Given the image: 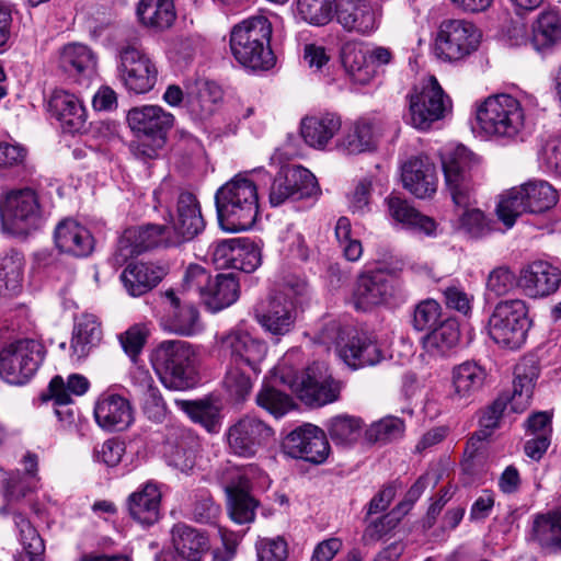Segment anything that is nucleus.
<instances>
[{"instance_id":"nucleus-1","label":"nucleus","mask_w":561,"mask_h":561,"mask_svg":"<svg viewBox=\"0 0 561 561\" xmlns=\"http://www.w3.org/2000/svg\"><path fill=\"white\" fill-rule=\"evenodd\" d=\"M476 156L465 146L446 150L442 156V167L445 187L454 205L461 213L459 229L469 238L480 239L493 231L492 220L478 208H471L476 203V186L472 170L477 164Z\"/></svg>"},{"instance_id":"nucleus-2","label":"nucleus","mask_w":561,"mask_h":561,"mask_svg":"<svg viewBox=\"0 0 561 561\" xmlns=\"http://www.w3.org/2000/svg\"><path fill=\"white\" fill-rule=\"evenodd\" d=\"M215 205L221 229L249 230L260 213L257 186L248 173H238L216 191Z\"/></svg>"},{"instance_id":"nucleus-3","label":"nucleus","mask_w":561,"mask_h":561,"mask_svg":"<svg viewBox=\"0 0 561 561\" xmlns=\"http://www.w3.org/2000/svg\"><path fill=\"white\" fill-rule=\"evenodd\" d=\"M273 26L267 16L252 15L230 30V50L234 59L252 70H268L276 62L271 48Z\"/></svg>"},{"instance_id":"nucleus-4","label":"nucleus","mask_w":561,"mask_h":561,"mask_svg":"<svg viewBox=\"0 0 561 561\" xmlns=\"http://www.w3.org/2000/svg\"><path fill=\"white\" fill-rule=\"evenodd\" d=\"M476 118L480 129L499 140L523 139L525 112L520 102L510 94H495L477 106Z\"/></svg>"},{"instance_id":"nucleus-5","label":"nucleus","mask_w":561,"mask_h":561,"mask_svg":"<svg viewBox=\"0 0 561 561\" xmlns=\"http://www.w3.org/2000/svg\"><path fill=\"white\" fill-rule=\"evenodd\" d=\"M557 202L558 193L551 184L543 180H530L507 191L497 204L496 214L506 228H512L522 214L545 213Z\"/></svg>"},{"instance_id":"nucleus-6","label":"nucleus","mask_w":561,"mask_h":561,"mask_svg":"<svg viewBox=\"0 0 561 561\" xmlns=\"http://www.w3.org/2000/svg\"><path fill=\"white\" fill-rule=\"evenodd\" d=\"M154 369L165 387L183 390L194 383L195 352L184 341H163L152 354Z\"/></svg>"},{"instance_id":"nucleus-7","label":"nucleus","mask_w":561,"mask_h":561,"mask_svg":"<svg viewBox=\"0 0 561 561\" xmlns=\"http://www.w3.org/2000/svg\"><path fill=\"white\" fill-rule=\"evenodd\" d=\"M530 325L526 302L506 299L497 302L490 314L488 333L496 344L514 350L525 343Z\"/></svg>"},{"instance_id":"nucleus-8","label":"nucleus","mask_w":561,"mask_h":561,"mask_svg":"<svg viewBox=\"0 0 561 561\" xmlns=\"http://www.w3.org/2000/svg\"><path fill=\"white\" fill-rule=\"evenodd\" d=\"M481 32L465 19L443 20L434 41V55L444 62H459L474 53L480 45Z\"/></svg>"},{"instance_id":"nucleus-9","label":"nucleus","mask_w":561,"mask_h":561,"mask_svg":"<svg viewBox=\"0 0 561 561\" xmlns=\"http://www.w3.org/2000/svg\"><path fill=\"white\" fill-rule=\"evenodd\" d=\"M44 345L33 339L16 340L0 351V378L10 385L28 382L45 358Z\"/></svg>"},{"instance_id":"nucleus-10","label":"nucleus","mask_w":561,"mask_h":561,"mask_svg":"<svg viewBox=\"0 0 561 561\" xmlns=\"http://www.w3.org/2000/svg\"><path fill=\"white\" fill-rule=\"evenodd\" d=\"M306 288L307 284L302 280L295 284L288 282L282 291L267 296L254 306L255 320L265 331L274 335H285L296 320V306L291 295H302Z\"/></svg>"},{"instance_id":"nucleus-11","label":"nucleus","mask_w":561,"mask_h":561,"mask_svg":"<svg viewBox=\"0 0 561 561\" xmlns=\"http://www.w3.org/2000/svg\"><path fill=\"white\" fill-rule=\"evenodd\" d=\"M451 101L434 76L421 80L409 94L408 122L416 129L427 130L450 111Z\"/></svg>"},{"instance_id":"nucleus-12","label":"nucleus","mask_w":561,"mask_h":561,"mask_svg":"<svg viewBox=\"0 0 561 561\" xmlns=\"http://www.w3.org/2000/svg\"><path fill=\"white\" fill-rule=\"evenodd\" d=\"M117 59V77L126 90L135 94H146L154 88L158 67L144 49L130 43L121 45Z\"/></svg>"},{"instance_id":"nucleus-13","label":"nucleus","mask_w":561,"mask_h":561,"mask_svg":"<svg viewBox=\"0 0 561 561\" xmlns=\"http://www.w3.org/2000/svg\"><path fill=\"white\" fill-rule=\"evenodd\" d=\"M282 379L302 402L310 407L332 403L340 396V385L333 379L324 363H312L300 376L288 374Z\"/></svg>"},{"instance_id":"nucleus-14","label":"nucleus","mask_w":561,"mask_h":561,"mask_svg":"<svg viewBox=\"0 0 561 561\" xmlns=\"http://www.w3.org/2000/svg\"><path fill=\"white\" fill-rule=\"evenodd\" d=\"M41 214L38 195L30 187L9 192L0 203L2 227L12 234H24L37 227Z\"/></svg>"},{"instance_id":"nucleus-15","label":"nucleus","mask_w":561,"mask_h":561,"mask_svg":"<svg viewBox=\"0 0 561 561\" xmlns=\"http://www.w3.org/2000/svg\"><path fill=\"white\" fill-rule=\"evenodd\" d=\"M259 469L250 465L244 468H229L222 476L221 483L228 499V511L237 524L254 520L257 502L250 495V479Z\"/></svg>"},{"instance_id":"nucleus-16","label":"nucleus","mask_w":561,"mask_h":561,"mask_svg":"<svg viewBox=\"0 0 561 561\" xmlns=\"http://www.w3.org/2000/svg\"><path fill=\"white\" fill-rule=\"evenodd\" d=\"M273 434L272 427L263 420L247 414L228 427L225 437L230 454L252 458L267 444Z\"/></svg>"},{"instance_id":"nucleus-17","label":"nucleus","mask_w":561,"mask_h":561,"mask_svg":"<svg viewBox=\"0 0 561 561\" xmlns=\"http://www.w3.org/2000/svg\"><path fill=\"white\" fill-rule=\"evenodd\" d=\"M219 345L229 357V364L247 367L254 376L261 373V364L266 357V343L247 331L236 329L219 337Z\"/></svg>"},{"instance_id":"nucleus-18","label":"nucleus","mask_w":561,"mask_h":561,"mask_svg":"<svg viewBox=\"0 0 561 561\" xmlns=\"http://www.w3.org/2000/svg\"><path fill=\"white\" fill-rule=\"evenodd\" d=\"M320 194V187L316 176L306 168L293 165L282 169L270 191V203L276 207L287 199H304Z\"/></svg>"},{"instance_id":"nucleus-19","label":"nucleus","mask_w":561,"mask_h":561,"mask_svg":"<svg viewBox=\"0 0 561 561\" xmlns=\"http://www.w3.org/2000/svg\"><path fill=\"white\" fill-rule=\"evenodd\" d=\"M283 450L291 458L320 465L327 460L330 445L321 428L312 424H305L285 437Z\"/></svg>"},{"instance_id":"nucleus-20","label":"nucleus","mask_w":561,"mask_h":561,"mask_svg":"<svg viewBox=\"0 0 561 561\" xmlns=\"http://www.w3.org/2000/svg\"><path fill=\"white\" fill-rule=\"evenodd\" d=\"M172 234L167 245L179 247L192 241L205 228L201 205L197 197L190 192H181L176 199L175 215L171 217Z\"/></svg>"},{"instance_id":"nucleus-21","label":"nucleus","mask_w":561,"mask_h":561,"mask_svg":"<svg viewBox=\"0 0 561 561\" xmlns=\"http://www.w3.org/2000/svg\"><path fill=\"white\" fill-rule=\"evenodd\" d=\"M393 293V278L389 274L383 271H370L357 277L352 301L357 310L367 311L388 302Z\"/></svg>"},{"instance_id":"nucleus-22","label":"nucleus","mask_w":561,"mask_h":561,"mask_svg":"<svg viewBox=\"0 0 561 561\" xmlns=\"http://www.w3.org/2000/svg\"><path fill=\"white\" fill-rule=\"evenodd\" d=\"M561 284L560 270L547 261H534L519 271L517 287L529 298L554 294Z\"/></svg>"},{"instance_id":"nucleus-23","label":"nucleus","mask_w":561,"mask_h":561,"mask_svg":"<svg viewBox=\"0 0 561 561\" xmlns=\"http://www.w3.org/2000/svg\"><path fill=\"white\" fill-rule=\"evenodd\" d=\"M164 304V314L161 325L171 333L191 336L201 330L199 313L192 304H182L173 289L161 293Z\"/></svg>"},{"instance_id":"nucleus-24","label":"nucleus","mask_w":561,"mask_h":561,"mask_svg":"<svg viewBox=\"0 0 561 561\" xmlns=\"http://www.w3.org/2000/svg\"><path fill=\"white\" fill-rule=\"evenodd\" d=\"M488 377L486 369L476 360H466L451 370L449 399L457 405L469 404L483 389Z\"/></svg>"},{"instance_id":"nucleus-25","label":"nucleus","mask_w":561,"mask_h":561,"mask_svg":"<svg viewBox=\"0 0 561 561\" xmlns=\"http://www.w3.org/2000/svg\"><path fill=\"white\" fill-rule=\"evenodd\" d=\"M334 18L348 33L369 35L378 26L376 11L368 0H336Z\"/></svg>"},{"instance_id":"nucleus-26","label":"nucleus","mask_w":561,"mask_h":561,"mask_svg":"<svg viewBox=\"0 0 561 561\" xmlns=\"http://www.w3.org/2000/svg\"><path fill=\"white\" fill-rule=\"evenodd\" d=\"M94 419L105 431H124L133 423L134 412L125 397L105 392L95 402Z\"/></svg>"},{"instance_id":"nucleus-27","label":"nucleus","mask_w":561,"mask_h":561,"mask_svg":"<svg viewBox=\"0 0 561 561\" xmlns=\"http://www.w3.org/2000/svg\"><path fill=\"white\" fill-rule=\"evenodd\" d=\"M48 112L67 133H81L85 129L87 112L82 102L72 93L55 90L48 101Z\"/></svg>"},{"instance_id":"nucleus-28","label":"nucleus","mask_w":561,"mask_h":561,"mask_svg":"<svg viewBox=\"0 0 561 561\" xmlns=\"http://www.w3.org/2000/svg\"><path fill=\"white\" fill-rule=\"evenodd\" d=\"M127 123L137 136L167 137L174 123V116L159 105H142L128 111Z\"/></svg>"},{"instance_id":"nucleus-29","label":"nucleus","mask_w":561,"mask_h":561,"mask_svg":"<svg viewBox=\"0 0 561 561\" xmlns=\"http://www.w3.org/2000/svg\"><path fill=\"white\" fill-rule=\"evenodd\" d=\"M402 183L417 198L432 197L437 190L435 165L427 159L412 158L402 167Z\"/></svg>"},{"instance_id":"nucleus-30","label":"nucleus","mask_w":561,"mask_h":561,"mask_svg":"<svg viewBox=\"0 0 561 561\" xmlns=\"http://www.w3.org/2000/svg\"><path fill=\"white\" fill-rule=\"evenodd\" d=\"M54 240L60 252L77 257L88 256L94 248V240L90 231L77 220L69 218L57 225Z\"/></svg>"},{"instance_id":"nucleus-31","label":"nucleus","mask_w":561,"mask_h":561,"mask_svg":"<svg viewBox=\"0 0 561 561\" xmlns=\"http://www.w3.org/2000/svg\"><path fill=\"white\" fill-rule=\"evenodd\" d=\"M339 357L353 369L374 366L381 358V351L369 335L356 332L339 347Z\"/></svg>"},{"instance_id":"nucleus-32","label":"nucleus","mask_w":561,"mask_h":561,"mask_svg":"<svg viewBox=\"0 0 561 561\" xmlns=\"http://www.w3.org/2000/svg\"><path fill=\"white\" fill-rule=\"evenodd\" d=\"M531 540L548 553H561V506L534 516Z\"/></svg>"},{"instance_id":"nucleus-33","label":"nucleus","mask_w":561,"mask_h":561,"mask_svg":"<svg viewBox=\"0 0 561 561\" xmlns=\"http://www.w3.org/2000/svg\"><path fill=\"white\" fill-rule=\"evenodd\" d=\"M96 56L94 51L84 44L70 43L59 51L58 67L71 78H89L96 69Z\"/></svg>"},{"instance_id":"nucleus-34","label":"nucleus","mask_w":561,"mask_h":561,"mask_svg":"<svg viewBox=\"0 0 561 561\" xmlns=\"http://www.w3.org/2000/svg\"><path fill=\"white\" fill-rule=\"evenodd\" d=\"M161 492L157 484L147 482L127 499L130 517L141 525L150 526L160 517Z\"/></svg>"},{"instance_id":"nucleus-35","label":"nucleus","mask_w":561,"mask_h":561,"mask_svg":"<svg viewBox=\"0 0 561 561\" xmlns=\"http://www.w3.org/2000/svg\"><path fill=\"white\" fill-rule=\"evenodd\" d=\"M341 126V117L334 113L306 116L300 124V134L308 146L322 150L337 134Z\"/></svg>"},{"instance_id":"nucleus-36","label":"nucleus","mask_w":561,"mask_h":561,"mask_svg":"<svg viewBox=\"0 0 561 561\" xmlns=\"http://www.w3.org/2000/svg\"><path fill=\"white\" fill-rule=\"evenodd\" d=\"M171 535L173 547L183 560L202 561L209 550L206 534L186 524L174 525Z\"/></svg>"},{"instance_id":"nucleus-37","label":"nucleus","mask_w":561,"mask_h":561,"mask_svg":"<svg viewBox=\"0 0 561 561\" xmlns=\"http://www.w3.org/2000/svg\"><path fill=\"white\" fill-rule=\"evenodd\" d=\"M379 134L377 124L362 118L355 122L336 141V149L346 154L373 151Z\"/></svg>"},{"instance_id":"nucleus-38","label":"nucleus","mask_w":561,"mask_h":561,"mask_svg":"<svg viewBox=\"0 0 561 561\" xmlns=\"http://www.w3.org/2000/svg\"><path fill=\"white\" fill-rule=\"evenodd\" d=\"M119 278L129 296L140 297L160 283L162 268L150 263H129Z\"/></svg>"},{"instance_id":"nucleus-39","label":"nucleus","mask_w":561,"mask_h":561,"mask_svg":"<svg viewBox=\"0 0 561 561\" xmlns=\"http://www.w3.org/2000/svg\"><path fill=\"white\" fill-rule=\"evenodd\" d=\"M341 61L354 83L368 84L376 73L368 61V51L355 41H348L342 46Z\"/></svg>"},{"instance_id":"nucleus-40","label":"nucleus","mask_w":561,"mask_h":561,"mask_svg":"<svg viewBox=\"0 0 561 561\" xmlns=\"http://www.w3.org/2000/svg\"><path fill=\"white\" fill-rule=\"evenodd\" d=\"M240 294L238 279L233 274H218L210 278V284L203 297V302L211 312H218L233 305Z\"/></svg>"},{"instance_id":"nucleus-41","label":"nucleus","mask_w":561,"mask_h":561,"mask_svg":"<svg viewBox=\"0 0 561 561\" xmlns=\"http://www.w3.org/2000/svg\"><path fill=\"white\" fill-rule=\"evenodd\" d=\"M388 213L396 221L424 232L426 236H433L436 229V222L431 217L419 213L408 201L399 196H389L386 199Z\"/></svg>"},{"instance_id":"nucleus-42","label":"nucleus","mask_w":561,"mask_h":561,"mask_svg":"<svg viewBox=\"0 0 561 561\" xmlns=\"http://www.w3.org/2000/svg\"><path fill=\"white\" fill-rule=\"evenodd\" d=\"M102 339V330L96 318L92 314H83L77 319L72 339V356L77 360L85 358Z\"/></svg>"},{"instance_id":"nucleus-43","label":"nucleus","mask_w":561,"mask_h":561,"mask_svg":"<svg viewBox=\"0 0 561 561\" xmlns=\"http://www.w3.org/2000/svg\"><path fill=\"white\" fill-rule=\"evenodd\" d=\"M561 43V18L557 11L541 12L533 25L531 45L546 53Z\"/></svg>"},{"instance_id":"nucleus-44","label":"nucleus","mask_w":561,"mask_h":561,"mask_svg":"<svg viewBox=\"0 0 561 561\" xmlns=\"http://www.w3.org/2000/svg\"><path fill=\"white\" fill-rule=\"evenodd\" d=\"M24 257L16 250H10L0 257V296L12 298L22 290Z\"/></svg>"},{"instance_id":"nucleus-45","label":"nucleus","mask_w":561,"mask_h":561,"mask_svg":"<svg viewBox=\"0 0 561 561\" xmlns=\"http://www.w3.org/2000/svg\"><path fill=\"white\" fill-rule=\"evenodd\" d=\"M459 339L457 321L445 319L423 337V346L432 356H444L457 346Z\"/></svg>"},{"instance_id":"nucleus-46","label":"nucleus","mask_w":561,"mask_h":561,"mask_svg":"<svg viewBox=\"0 0 561 561\" xmlns=\"http://www.w3.org/2000/svg\"><path fill=\"white\" fill-rule=\"evenodd\" d=\"M137 15L145 26L156 31L169 28L176 18L173 0H141Z\"/></svg>"},{"instance_id":"nucleus-47","label":"nucleus","mask_w":561,"mask_h":561,"mask_svg":"<svg viewBox=\"0 0 561 561\" xmlns=\"http://www.w3.org/2000/svg\"><path fill=\"white\" fill-rule=\"evenodd\" d=\"M197 449V440L188 433H181L174 439L167 440L164 457L169 466L184 472L194 467Z\"/></svg>"},{"instance_id":"nucleus-48","label":"nucleus","mask_w":561,"mask_h":561,"mask_svg":"<svg viewBox=\"0 0 561 561\" xmlns=\"http://www.w3.org/2000/svg\"><path fill=\"white\" fill-rule=\"evenodd\" d=\"M175 405L209 433H218L221 425L220 408L209 400H175Z\"/></svg>"},{"instance_id":"nucleus-49","label":"nucleus","mask_w":561,"mask_h":561,"mask_svg":"<svg viewBox=\"0 0 561 561\" xmlns=\"http://www.w3.org/2000/svg\"><path fill=\"white\" fill-rule=\"evenodd\" d=\"M514 375L513 392L508 404L513 412L522 413L530 405L537 373L534 367L527 371L524 365H517Z\"/></svg>"},{"instance_id":"nucleus-50","label":"nucleus","mask_w":561,"mask_h":561,"mask_svg":"<svg viewBox=\"0 0 561 561\" xmlns=\"http://www.w3.org/2000/svg\"><path fill=\"white\" fill-rule=\"evenodd\" d=\"M330 438L335 445L352 446L363 434V421L359 417L341 414L331 417L327 423Z\"/></svg>"},{"instance_id":"nucleus-51","label":"nucleus","mask_w":561,"mask_h":561,"mask_svg":"<svg viewBox=\"0 0 561 561\" xmlns=\"http://www.w3.org/2000/svg\"><path fill=\"white\" fill-rule=\"evenodd\" d=\"M169 228L162 225H147L141 227H130L126 229L127 237L133 242L138 254L154 249L160 245H167L170 239Z\"/></svg>"},{"instance_id":"nucleus-52","label":"nucleus","mask_w":561,"mask_h":561,"mask_svg":"<svg viewBox=\"0 0 561 561\" xmlns=\"http://www.w3.org/2000/svg\"><path fill=\"white\" fill-rule=\"evenodd\" d=\"M89 386V380L84 376L73 374L66 382L62 377L55 376L49 382L48 390L56 405H69L72 402L71 394L82 396Z\"/></svg>"},{"instance_id":"nucleus-53","label":"nucleus","mask_w":561,"mask_h":561,"mask_svg":"<svg viewBox=\"0 0 561 561\" xmlns=\"http://www.w3.org/2000/svg\"><path fill=\"white\" fill-rule=\"evenodd\" d=\"M336 0H297L298 15L308 24L327 25L334 18Z\"/></svg>"},{"instance_id":"nucleus-54","label":"nucleus","mask_w":561,"mask_h":561,"mask_svg":"<svg viewBox=\"0 0 561 561\" xmlns=\"http://www.w3.org/2000/svg\"><path fill=\"white\" fill-rule=\"evenodd\" d=\"M224 386L231 400L241 402L251 393L253 381L244 367L229 364Z\"/></svg>"},{"instance_id":"nucleus-55","label":"nucleus","mask_w":561,"mask_h":561,"mask_svg":"<svg viewBox=\"0 0 561 561\" xmlns=\"http://www.w3.org/2000/svg\"><path fill=\"white\" fill-rule=\"evenodd\" d=\"M404 432V423L401 419L387 416L373 423L365 431V438L369 443L386 444L398 439Z\"/></svg>"},{"instance_id":"nucleus-56","label":"nucleus","mask_w":561,"mask_h":561,"mask_svg":"<svg viewBox=\"0 0 561 561\" xmlns=\"http://www.w3.org/2000/svg\"><path fill=\"white\" fill-rule=\"evenodd\" d=\"M506 403V400L497 399L485 409L479 420L480 428L472 434L469 440L471 446H474L476 442L488 439L493 431L499 427Z\"/></svg>"},{"instance_id":"nucleus-57","label":"nucleus","mask_w":561,"mask_h":561,"mask_svg":"<svg viewBox=\"0 0 561 561\" xmlns=\"http://www.w3.org/2000/svg\"><path fill=\"white\" fill-rule=\"evenodd\" d=\"M256 403L276 417L283 416L294 408V401L288 394L267 385L257 393Z\"/></svg>"},{"instance_id":"nucleus-58","label":"nucleus","mask_w":561,"mask_h":561,"mask_svg":"<svg viewBox=\"0 0 561 561\" xmlns=\"http://www.w3.org/2000/svg\"><path fill=\"white\" fill-rule=\"evenodd\" d=\"M261 265V251L257 245L249 239H240L236 247L232 270L244 273H252Z\"/></svg>"},{"instance_id":"nucleus-59","label":"nucleus","mask_w":561,"mask_h":561,"mask_svg":"<svg viewBox=\"0 0 561 561\" xmlns=\"http://www.w3.org/2000/svg\"><path fill=\"white\" fill-rule=\"evenodd\" d=\"M14 524L19 530V540L26 556L44 554L45 543L35 527L22 514H14Z\"/></svg>"},{"instance_id":"nucleus-60","label":"nucleus","mask_w":561,"mask_h":561,"mask_svg":"<svg viewBox=\"0 0 561 561\" xmlns=\"http://www.w3.org/2000/svg\"><path fill=\"white\" fill-rule=\"evenodd\" d=\"M141 389V401L145 413L149 419L160 420L164 415L165 403L159 388L154 386L151 376L147 373L144 374Z\"/></svg>"},{"instance_id":"nucleus-61","label":"nucleus","mask_w":561,"mask_h":561,"mask_svg":"<svg viewBox=\"0 0 561 561\" xmlns=\"http://www.w3.org/2000/svg\"><path fill=\"white\" fill-rule=\"evenodd\" d=\"M442 307L434 299H426L415 306L413 313V328L417 331H431L439 324Z\"/></svg>"},{"instance_id":"nucleus-62","label":"nucleus","mask_w":561,"mask_h":561,"mask_svg":"<svg viewBox=\"0 0 561 561\" xmlns=\"http://www.w3.org/2000/svg\"><path fill=\"white\" fill-rule=\"evenodd\" d=\"M211 275L198 264H190L182 278V290L187 294H195L203 299L206 289L210 284Z\"/></svg>"},{"instance_id":"nucleus-63","label":"nucleus","mask_w":561,"mask_h":561,"mask_svg":"<svg viewBox=\"0 0 561 561\" xmlns=\"http://www.w3.org/2000/svg\"><path fill=\"white\" fill-rule=\"evenodd\" d=\"M517 286V277L507 266L492 270L486 280V289L495 296H505Z\"/></svg>"},{"instance_id":"nucleus-64","label":"nucleus","mask_w":561,"mask_h":561,"mask_svg":"<svg viewBox=\"0 0 561 561\" xmlns=\"http://www.w3.org/2000/svg\"><path fill=\"white\" fill-rule=\"evenodd\" d=\"M256 551L259 561H285L288 557L287 542L282 537L260 539Z\"/></svg>"}]
</instances>
